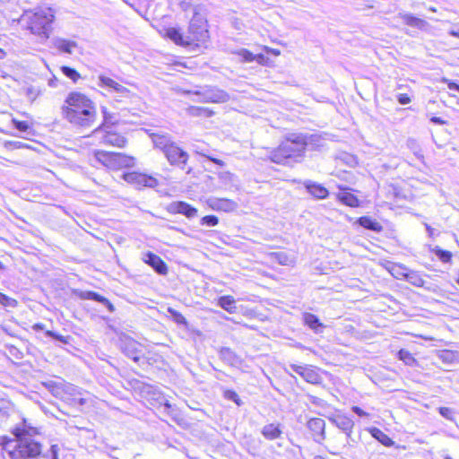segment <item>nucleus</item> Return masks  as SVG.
I'll use <instances>...</instances> for the list:
<instances>
[{"label":"nucleus","mask_w":459,"mask_h":459,"mask_svg":"<svg viewBox=\"0 0 459 459\" xmlns=\"http://www.w3.org/2000/svg\"><path fill=\"white\" fill-rule=\"evenodd\" d=\"M61 114L70 124L82 128L94 126L98 117L94 101L79 91L68 93L61 107Z\"/></svg>","instance_id":"nucleus-1"},{"label":"nucleus","mask_w":459,"mask_h":459,"mask_svg":"<svg viewBox=\"0 0 459 459\" xmlns=\"http://www.w3.org/2000/svg\"><path fill=\"white\" fill-rule=\"evenodd\" d=\"M39 434L36 428L30 427L24 420L22 426L15 430V439L4 444V450L10 459H30L40 455L41 446L35 436Z\"/></svg>","instance_id":"nucleus-2"},{"label":"nucleus","mask_w":459,"mask_h":459,"mask_svg":"<svg viewBox=\"0 0 459 459\" xmlns=\"http://www.w3.org/2000/svg\"><path fill=\"white\" fill-rule=\"evenodd\" d=\"M301 133L289 134L270 154V160L278 164L291 165L304 156L305 147Z\"/></svg>","instance_id":"nucleus-3"},{"label":"nucleus","mask_w":459,"mask_h":459,"mask_svg":"<svg viewBox=\"0 0 459 459\" xmlns=\"http://www.w3.org/2000/svg\"><path fill=\"white\" fill-rule=\"evenodd\" d=\"M23 19L26 20L27 28L32 34L46 40L52 32L55 12L51 8H39L35 12L26 13Z\"/></svg>","instance_id":"nucleus-4"},{"label":"nucleus","mask_w":459,"mask_h":459,"mask_svg":"<svg viewBox=\"0 0 459 459\" xmlns=\"http://www.w3.org/2000/svg\"><path fill=\"white\" fill-rule=\"evenodd\" d=\"M119 348L126 357L138 363L139 366L143 367L147 364L143 354L142 345L133 338L121 333L119 335Z\"/></svg>","instance_id":"nucleus-5"},{"label":"nucleus","mask_w":459,"mask_h":459,"mask_svg":"<svg viewBox=\"0 0 459 459\" xmlns=\"http://www.w3.org/2000/svg\"><path fill=\"white\" fill-rule=\"evenodd\" d=\"M200 6L194 9V16L190 21L188 32L190 43L194 41H205L208 38V30L206 29V19L200 13Z\"/></svg>","instance_id":"nucleus-6"},{"label":"nucleus","mask_w":459,"mask_h":459,"mask_svg":"<svg viewBox=\"0 0 459 459\" xmlns=\"http://www.w3.org/2000/svg\"><path fill=\"white\" fill-rule=\"evenodd\" d=\"M194 94L201 97L200 101L211 103H225L230 100V95L225 91L217 87L206 86Z\"/></svg>","instance_id":"nucleus-7"},{"label":"nucleus","mask_w":459,"mask_h":459,"mask_svg":"<svg viewBox=\"0 0 459 459\" xmlns=\"http://www.w3.org/2000/svg\"><path fill=\"white\" fill-rule=\"evenodd\" d=\"M122 178L125 181L134 185L137 188H154L159 185L158 179L154 177L136 171L124 173Z\"/></svg>","instance_id":"nucleus-8"},{"label":"nucleus","mask_w":459,"mask_h":459,"mask_svg":"<svg viewBox=\"0 0 459 459\" xmlns=\"http://www.w3.org/2000/svg\"><path fill=\"white\" fill-rule=\"evenodd\" d=\"M104 121L102 125L95 130V133L100 135L102 142L106 144L113 145L115 143V132L113 124L110 122L112 117L107 113L106 108H102Z\"/></svg>","instance_id":"nucleus-9"},{"label":"nucleus","mask_w":459,"mask_h":459,"mask_svg":"<svg viewBox=\"0 0 459 459\" xmlns=\"http://www.w3.org/2000/svg\"><path fill=\"white\" fill-rule=\"evenodd\" d=\"M164 154L171 165L180 166L182 169L188 160V154L175 143L170 145V147L166 150Z\"/></svg>","instance_id":"nucleus-10"},{"label":"nucleus","mask_w":459,"mask_h":459,"mask_svg":"<svg viewBox=\"0 0 459 459\" xmlns=\"http://www.w3.org/2000/svg\"><path fill=\"white\" fill-rule=\"evenodd\" d=\"M308 429L313 434V438L317 443H322L325 438V421L321 418H312L307 424Z\"/></svg>","instance_id":"nucleus-11"},{"label":"nucleus","mask_w":459,"mask_h":459,"mask_svg":"<svg viewBox=\"0 0 459 459\" xmlns=\"http://www.w3.org/2000/svg\"><path fill=\"white\" fill-rule=\"evenodd\" d=\"M51 44L53 48H55L58 52L72 55L74 50L78 48V44L76 41L65 39L62 37H55L51 40Z\"/></svg>","instance_id":"nucleus-12"},{"label":"nucleus","mask_w":459,"mask_h":459,"mask_svg":"<svg viewBox=\"0 0 459 459\" xmlns=\"http://www.w3.org/2000/svg\"><path fill=\"white\" fill-rule=\"evenodd\" d=\"M143 262L150 265L153 270L160 274L165 275L168 273V267L165 262L157 255L148 252L143 258Z\"/></svg>","instance_id":"nucleus-13"},{"label":"nucleus","mask_w":459,"mask_h":459,"mask_svg":"<svg viewBox=\"0 0 459 459\" xmlns=\"http://www.w3.org/2000/svg\"><path fill=\"white\" fill-rule=\"evenodd\" d=\"M168 211L170 213L183 214L189 219L194 218L197 215V210L195 207L182 201L171 203L168 207Z\"/></svg>","instance_id":"nucleus-14"},{"label":"nucleus","mask_w":459,"mask_h":459,"mask_svg":"<svg viewBox=\"0 0 459 459\" xmlns=\"http://www.w3.org/2000/svg\"><path fill=\"white\" fill-rule=\"evenodd\" d=\"M208 205L216 211L232 212L237 209L238 204L236 202L227 198H210L208 200Z\"/></svg>","instance_id":"nucleus-15"},{"label":"nucleus","mask_w":459,"mask_h":459,"mask_svg":"<svg viewBox=\"0 0 459 459\" xmlns=\"http://www.w3.org/2000/svg\"><path fill=\"white\" fill-rule=\"evenodd\" d=\"M398 16L408 26L417 28L424 31H428L430 29V25L428 22H426L423 19L418 18L412 15L411 13H400Z\"/></svg>","instance_id":"nucleus-16"},{"label":"nucleus","mask_w":459,"mask_h":459,"mask_svg":"<svg viewBox=\"0 0 459 459\" xmlns=\"http://www.w3.org/2000/svg\"><path fill=\"white\" fill-rule=\"evenodd\" d=\"M303 185L307 192L316 199H325L329 195V191L324 186L316 182L306 180Z\"/></svg>","instance_id":"nucleus-17"},{"label":"nucleus","mask_w":459,"mask_h":459,"mask_svg":"<svg viewBox=\"0 0 459 459\" xmlns=\"http://www.w3.org/2000/svg\"><path fill=\"white\" fill-rule=\"evenodd\" d=\"M338 188L341 191H343V193H339L337 195V199L340 202H342L343 204L350 206V207H359V206L360 202L358 199V197L356 195H354L353 194L345 192L348 189V187L342 186H338Z\"/></svg>","instance_id":"nucleus-18"},{"label":"nucleus","mask_w":459,"mask_h":459,"mask_svg":"<svg viewBox=\"0 0 459 459\" xmlns=\"http://www.w3.org/2000/svg\"><path fill=\"white\" fill-rule=\"evenodd\" d=\"M150 136L154 146L160 149L163 152L174 143L169 134L152 133Z\"/></svg>","instance_id":"nucleus-19"},{"label":"nucleus","mask_w":459,"mask_h":459,"mask_svg":"<svg viewBox=\"0 0 459 459\" xmlns=\"http://www.w3.org/2000/svg\"><path fill=\"white\" fill-rule=\"evenodd\" d=\"M331 420L335 424V426L338 429L346 432L348 435H350L354 426L353 420L351 418L342 414L335 415L333 418L331 419Z\"/></svg>","instance_id":"nucleus-20"},{"label":"nucleus","mask_w":459,"mask_h":459,"mask_svg":"<svg viewBox=\"0 0 459 459\" xmlns=\"http://www.w3.org/2000/svg\"><path fill=\"white\" fill-rule=\"evenodd\" d=\"M49 387L51 392L61 399H66L65 393H70L71 394L77 393V389L72 385L50 384Z\"/></svg>","instance_id":"nucleus-21"},{"label":"nucleus","mask_w":459,"mask_h":459,"mask_svg":"<svg viewBox=\"0 0 459 459\" xmlns=\"http://www.w3.org/2000/svg\"><path fill=\"white\" fill-rule=\"evenodd\" d=\"M166 35L177 45L186 46L191 44L189 37H184L179 30L176 28H169L166 31Z\"/></svg>","instance_id":"nucleus-22"},{"label":"nucleus","mask_w":459,"mask_h":459,"mask_svg":"<svg viewBox=\"0 0 459 459\" xmlns=\"http://www.w3.org/2000/svg\"><path fill=\"white\" fill-rule=\"evenodd\" d=\"M357 222L361 227L375 232H380L383 230V227L379 222L368 216H362L359 218Z\"/></svg>","instance_id":"nucleus-23"},{"label":"nucleus","mask_w":459,"mask_h":459,"mask_svg":"<svg viewBox=\"0 0 459 459\" xmlns=\"http://www.w3.org/2000/svg\"><path fill=\"white\" fill-rule=\"evenodd\" d=\"M220 358L230 366H235L240 362V359L237 354L228 347H223L221 349Z\"/></svg>","instance_id":"nucleus-24"},{"label":"nucleus","mask_w":459,"mask_h":459,"mask_svg":"<svg viewBox=\"0 0 459 459\" xmlns=\"http://www.w3.org/2000/svg\"><path fill=\"white\" fill-rule=\"evenodd\" d=\"M261 433L266 439L274 440L279 438L282 432L278 425L271 423L264 426Z\"/></svg>","instance_id":"nucleus-25"},{"label":"nucleus","mask_w":459,"mask_h":459,"mask_svg":"<svg viewBox=\"0 0 459 459\" xmlns=\"http://www.w3.org/2000/svg\"><path fill=\"white\" fill-rule=\"evenodd\" d=\"M301 137L303 138L304 147H310L312 149H316L317 147L322 146L323 139L319 134H301Z\"/></svg>","instance_id":"nucleus-26"},{"label":"nucleus","mask_w":459,"mask_h":459,"mask_svg":"<svg viewBox=\"0 0 459 459\" xmlns=\"http://www.w3.org/2000/svg\"><path fill=\"white\" fill-rule=\"evenodd\" d=\"M301 377L310 384H319L321 377L319 374L310 366H305L303 372H301Z\"/></svg>","instance_id":"nucleus-27"},{"label":"nucleus","mask_w":459,"mask_h":459,"mask_svg":"<svg viewBox=\"0 0 459 459\" xmlns=\"http://www.w3.org/2000/svg\"><path fill=\"white\" fill-rule=\"evenodd\" d=\"M371 436L376 438L378 442H380L385 446H392L394 442L381 429L377 428H372L369 429Z\"/></svg>","instance_id":"nucleus-28"},{"label":"nucleus","mask_w":459,"mask_h":459,"mask_svg":"<svg viewBox=\"0 0 459 459\" xmlns=\"http://www.w3.org/2000/svg\"><path fill=\"white\" fill-rule=\"evenodd\" d=\"M78 295L82 299H93V300L107 304L108 307L110 311H113V309H114L113 305L108 299H106L104 297H102L95 292L79 291Z\"/></svg>","instance_id":"nucleus-29"},{"label":"nucleus","mask_w":459,"mask_h":459,"mask_svg":"<svg viewBox=\"0 0 459 459\" xmlns=\"http://www.w3.org/2000/svg\"><path fill=\"white\" fill-rule=\"evenodd\" d=\"M219 306L227 312L233 314L237 311L235 299L232 296H222L218 300Z\"/></svg>","instance_id":"nucleus-30"},{"label":"nucleus","mask_w":459,"mask_h":459,"mask_svg":"<svg viewBox=\"0 0 459 459\" xmlns=\"http://www.w3.org/2000/svg\"><path fill=\"white\" fill-rule=\"evenodd\" d=\"M186 112L188 115H190L192 117H211L214 114V112L208 108L196 107V106H190L186 109Z\"/></svg>","instance_id":"nucleus-31"},{"label":"nucleus","mask_w":459,"mask_h":459,"mask_svg":"<svg viewBox=\"0 0 459 459\" xmlns=\"http://www.w3.org/2000/svg\"><path fill=\"white\" fill-rule=\"evenodd\" d=\"M270 255L273 261H276L281 265H292L294 264V258L285 252H274Z\"/></svg>","instance_id":"nucleus-32"},{"label":"nucleus","mask_w":459,"mask_h":459,"mask_svg":"<svg viewBox=\"0 0 459 459\" xmlns=\"http://www.w3.org/2000/svg\"><path fill=\"white\" fill-rule=\"evenodd\" d=\"M303 319L305 324L315 332H319L323 328V324H321L318 317L313 314L305 313Z\"/></svg>","instance_id":"nucleus-33"},{"label":"nucleus","mask_w":459,"mask_h":459,"mask_svg":"<svg viewBox=\"0 0 459 459\" xmlns=\"http://www.w3.org/2000/svg\"><path fill=\"white\" fill-rule=\"evenodd\" d=\"M135 164V159L133 156L117 152V169L131 168Z\"/></svg>","instance_id":"nucleus-34"},{"label":"nucleus","mask_w":459,"mask_h":459,"mask_svg":"<svg viewBox=\"0 0 459 459\" xmlns=\"http://www.w3.org/2000/svg\"><path fill=\"white\" fill-rule=\"evenodd\" d=\"M98 86L107 90L108 92H111L112 90L115 89V81L109 77L100 74L98 77Z\"/></svg>","instance_id":"nucleus-35"},{"label":"nucleus","mask_w":459,"mask_h":459,"mask_svg":"<svg viewBox=\"0 0 459 459\" xmlns=\"http://www.w3.org/2000/svg\"><path fill=\"white\" fill-rule=\"evenodd\" d=\"M431 251L438 257L443 263H449L452 258V253L450 251L443 250L439 247H435Z\"/></svg>","instance_id":"nucleus-36"},{"label":"nucleus","mask_w":459,"mask_h":459,"mask_svg":"<svg viewBox=\"0 0 459 459\" xmlns=\"http://www.w3.org/2000/svg\"><path fill=\"white\" fill-rule=\"evenodd\" d=\"M398 357L406 365L411 366L415 363V359L413 358L412 354L406 350H400L398 352Z\"/></svg>","instance_id":"nucleus-37"},{"label":"nucleus","mask_w":459,"mask_h":459,"mask_svg":"<svg viewBox=\"0 0 459 459\" xmlns=\"http://www.w3.org/2000/svg\"><path fill=\"white\" fill-rule=\"evenodd\" d=\"M406 280L415 286H422L424 281L422 278L414 272H411L405 274Z\"/></svg>","instance_id":"nucleus-38"},{"label":"nucleus","mask_w":459,"mask_h":459,"mask_svg":"<svg viewBox=\"0 0 459 459\" xmlns=\"http://www.w3.org/2000/svg\"><path fill=\"white\" fill-rule=\"evenodd\" d=\"M61 70L63 74L68 78H70L74 82H76L80 78L79 73L74 68L68 66H62Z\"/></svg>","instance_id":"nucleus-39"},{"label":"nucleus","mask_w":459,"mask_h":459,"mask_svg":"<svg viewBox=\"0 0 459 459\" xmlns=\"http://www.w3.org/2000/svg\"><path fill=\"white\" fill-rule=\"evenodd\" d=\"M18 302L16 299L0 292V305L5 307H15Z\"/></svg>","instance_id":"nucleus-40"},{"label":"nucleus","mask_w":459,"mask_h":459,"mask_svg":"<svg viewBox=\"0 0 459 459\" xmlns=\"http://www.w3.org/2000/svg\"><path fill=\"white\" fill-rule=\"evenodd\" d=\"M236 54L239 56L245 62H252L255 59V55L246 48L239 49L236 52Z\"/></svg>","instance_id":"nucleus-41"},{"label":"nucleus","mask_w":459,"mask_h":459,"mask_svg":"<svg viewBox=\"0 0 459 459\" xmlns=\"http://www.w3.org/2000/svg\"><path fill=\"white\" fill-rule=\"evenodd\" d=\"M219 179L224 185H230L234 180V175L229 171H221L218 174Z\"/></svg>","instance_id":"nucleus-42"},{"label":"nucleus","mask_w":459,"mask_h":459,"mask_svg":"<svg viewBox=\"0 0 459 459\" xmlns=\"http://www.w3.org/2000/svg\"><path fill=\"white\" fill-rule=\"evenodd\" d=\"M219 223V219L214 215H206L202 218L201 224L210 227L216 226Z\"/></svg>","instance_id":"nucleus-43"},{"label":"nucleus","mask_w":459,"mask_h":459,"mask_svg":"<svg viewBox=\"0 0 459 459\" xmlns=\"http://www.w3.org/2000/svg\"><path fill=\"white\" fill-rule=\"evenodd\" d=\"M438 411L442 417L451 421L454 420V411L448 407H439Z\"/></svg>","instance_id":"nucleus-44"},{"label":"nucleus","mask_w":459,"mask_h":459,"mask_svg":"<svg viewBox=\"0 0 459 459\" xmlns=\"http://www.w3.org/2000/svg\"><path fill=\"white\" fill-rule=\"evenodd\" d=\"M12 123L21 132H26L30 127L29 124L26 121H19L16 118H13Z\"/></svg>","instance_id":"nucleus-45"},{"label":"nucleus","mask_w":459,"mask_h":459,"mask_svg":"<svg viewBox=\"0 0 459 459\" xmlns=\"http://www.w3.org/2000/svg\"><path fill=\"white\" fill-rule=\"evenodd\" d=\"M169 311L173 316L174 320L178 324H179V325H186V320L185 316L182 314H180L179 312H178V311H176L174 309H171V308H169Z\"/></svg>","instance_id":"nucleus-46"},{"label":"nucleus","mask_w":459,"mask_h":459,"mask_svg":"<svg viewBox=\"0 0 459 459\" xmlns=\"http://www.w3.org/2000/svg\"><path fill=\"white\" fill-rule=\"evenodd\" d=\"M57 451L58 447L56 445L51 446L50 452H51V459H57ZM38 459H48L47 455L39 456Z\"/></svg>","instance_id":"nucleus-47"},{"label":"nucleus","mask_w":459,"mask_h":459,"mask_svg":"<svg viewBox=\"0 0 459 459\" xmlns=\"http://www.w3.org/2000/svg\"><path fill=\"white\" fill-rule=\"evenodd\" d=\"M397 100L400 104L406 105L411 102V98L407 94L400 93L397 95Z\"/></svg>","instance_id":"nucleus-48"},{"label":"nucleus","mask_w":459,"mask_h":459,"mask_svg":"<svg viewBox=\"0 0 459 459\" xmlns=\"http://www.w3.org/2000/svg\"><path fill=\"white\" fill-rule=\"evenodd\" d=\"M226 397L234 401L238 405L240 404L238 395L233 391H228L226 393Z\"/></svg>","instance_id":"nucleus-49"},{"label":"nucleus","mask_w":459,"mask_h":459,"mask_svg":"<svg viewBox=\"0 0 459 459\" xmlns=\"http://www.w3.org/2000/svg\"><path fill=\"white\" fill-rule=\"evenodd\" d=\"M448 34L459 39V22L453 25L452 29L449 30Z\"/></svg>","instance_id":"nucleus-50"},{"label":"nucleus","mask_w":459,"mask_h":459,"mask_svg":"<svg viewBox=\"0 0 459 459\" xmlns=\"http://www.w3.org/2000/svg\"><path fill=\"white\" fill-rule=\"evenodd\" d=\"M126 144V139L124 136L117 134V147L123 148Z\"/></svg>","instance_id":"nucleus-51"},{"label":"nucleus","mask_w":459,"mask_h":459,"mask_svg":"<svg viewBox=\"0 0 459 459\" xmlns=\"http://www.w3.org/2000/svg\"><path fill=\"white\" fill-rule=\"evenodd\" d=\"M352 411L355 412L357 415L360 416V417H365V416H368V414L364 411L361 408H359V406H353L351 408Z\"/></svg>","instance_id":"nucleus-52"},{"label":"nucleus","mask_w":459,"mask_h":459,"mask_svg":"<svg viewBox=\"0 0 459 459\" xmlns=\"http://www.w3.org/2000/svg\"><path fill=\"white\" fill-rule=\"evenodd\" d=\"M290 368L297 374H299L301 377V372H303V369L305 366H299L295 364L290 365Z\"/></svg>","instance_id":"nucleus-53"},{"label":"nucleus","mask_w":459,"mask_h":459,"mask_svg":"<svg viewBox=\"0 0 459 459\" xmlns=\"http://www.w3.org/2000/svg\"><path fill=\"white\" fill-rule=\"evenodd\" d=\"M445 81L447 82V87L450 90H455V91H459V84H457L454 82H451L449 80H445Z\"/></svg>","instance_id":"nucleus-54"},{"label":"nucleus","mask_w":459,"mask_h":459,"mask_svg":"<svg viewBox=\"0 0 459 459\" xmlns=\"http://www.w3.org/2000/svg\"><path fill=\"white\" fill-rule=\"evenodd\" d=\"M430 121L432 123L437 124V125H445V124H446V122L444 119H442L441 117H432L430 118Z\"/></svg>","instance_id":"nucleus-55"},{"label":"nucleus","mask_w":459,"mask_h":459,"mask_svg":"<svg viewBox=\"0 0 459 459\" xmlns=\"http://www.w3.org/2000/svg\"><path fill=\"white\" fill-rule=\"evenodd\" d=\"M207 159L210 160L211 161H212L213 163L221 166V167H223L225 165V162L221 160H219V159H216V158H212V157H209L207 156Z\"/></svg>","instance_id":"nucleus-56"},{"label":"nucleus","mask_w":459,"mask_h":459,"mask_svg":"<svg viewBox=\"0 0 459 459\" xmlns=\"http://www.w3.org/2000/svg\"><path fill=\"white\" fill-rule=\"evenodd\" d=\"M116 91H117V98L118 97V94H120V93L124 94L125 92H127V90L125 87L118 85L117 83ZM117 101H118L117 99Z\"/></svg>","instance_id":"nucleus-57"},{"label":"nucleus","mask_w":459,"mask_h":459,"mask_svg":"<svg viewBox=\"0 0 459 459\" xmlns=\"http://www.w3.org/2000/svg\"><path fill=\"white\" fill-rule=\"evenodd\" d=\"M47 334H48V336L54 337V338H56V339H57V340H60V341H62V342H65V340H64V337H63V336L56 334V333H55L54 332L48 331V332H47Z\"/></svg>","instance_id":"nucleus-58"},{"label":"nucleus","mask_w":459,"mask_h":459,"mask_svg":"<svg viewBox=\"0 0 459 459\" xmlns=\"http://www.w3.org/2000/svg\"><path fill=\"white\" fill-rule=\"evenodd\" d=\"M57 81H58V80H57V78H56V77H53L52 79H50V80L48 81V85H49L50 87H54V88H55V87H56V86H57Z\"/></svg>","instance_id":"nucleus-59"},{"label":"nucleus","mask_w":459,"mask_h":459,"mask_svg":"<svg viewBox=\"0 0 459 459\" xmlns=\"http://www.w3.org/2000/svg\"><path fill=\"white\" fill-rule=\"evenodd\" d=\"M425 227L427 231L429 232V235L431 237L433 235V229L427 223H425Z\"/></svg>","instance_id":"nucleus-60"},{"label":"nucleus","mask_w":459,"mask_h":459,"mask_svg":"<svg viewBox=\"0 0 459 459\" xmlns=\"http://www.w3.org/2000/svg\"><path fill=\"white\" fill-rule=\"evenodd\" d=\"M264 56L263 55H256L255 56V61H257L258 63H261L263 60H264Z\"/></svg>","instance_id":"nucleus-61"},{"label":"nucleus","mask_w":459,"mask_h":459,"mask_svg":"<svg viewBox=\"0 0 459 459\" xmlns=\"http://www.w3.org/2000/svg\"><path fill=\"white\" fill-rule=\"evenodd\" d=\"M74 400L77 401L80 404H83L85 403V399L82 397H74Z\"/></svg>","instance_id":"nucleus-62"},{"label":"nucleus","mask_w":459,"mask_h":459,"mask_svg":"<svg viewBox=\"0 0 459 459\" xmlns=\"http://www.w3.org/2000/svg\"><path fill=\"white\" fill-rule=\"evenodd\" d=\"M5 56V52L0 48V59H3Z\"/></svg>","instance_id":"nucleus-63"},{"label":"nucleus","mask_w":459,"mask_h":459,"mask_svg":"<svg viewBox=\"0 0 459 459\" xmlns=\"http://www.w3.org/2000/svg\"><path fill=\"white\" fill-rule=\"evenodd\" d=\"M34 328H37V329H43V325H39V324H37V325H35Z\"/></svg>","instance_id":"nucleus-64"}]
</instances>
